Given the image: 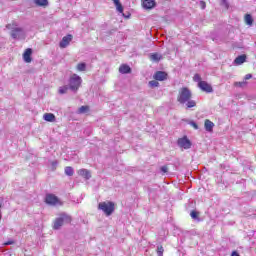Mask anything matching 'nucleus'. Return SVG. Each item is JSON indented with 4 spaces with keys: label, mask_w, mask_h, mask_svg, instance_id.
I'll return each instance as SVG.
<instances>
[{
    "label": "nucleus",
    "mask_w": 256,
    "mask_h": 256,
    "mask_svg": "<svg viewBox=\"0 0 256 256\" xmlns=\"http://www.w3.org/2000/svg\"><path fill=\"white\" fill-rule=\"evenodd\" d=\"M85 69H87V64L86 63H79L78 65H77V70L78 71H85Z\"/></svg>",
    "instance_id": "25"
},
{
    "label": "nucleus",
    "mask_w": 256,
    "mask_h": 256,
    "mask_svg": "<svg viewBox=\"0 0 256 256\" xmlns=\"http://www.w3.org/2000/svg\"><path fill=\"white\" fill-rule=\"evenodd\" d=\"M34 3L37 7H47L49 5L48 0H34Z\"/></svg>",
    "instance_id": "18"
},
{
    "label": "nucleus",
    "mask_w": 256,
    "mask_h": 256,
    "mask_svg": "<svg viewBox=\"0 0 256 256\" xmlns=\"http://www.w3.org/2000/svg\"><path fill=\"white\" fill-rule=\"evenodd\" d=\"M198 87L205 93H213V87L211 86V84L207 83L206 81H200L198 83Z\"/></svg>",
    "instance_id": "9"
},
{
    "label": "nucleus",
    "mask_w": 256,
    "mask_h": 256,
    "mask_svg": "<svg viewBox=\"0 0 256 256\" xmlns=\"http://www.w3.org/2000/svg\"><path fill=\"white\" fill-rule=\"evenodd\" d=\"M44 121H48L49 123H53L55 121V114L53 113H45L43 115Z\"/></svg>",
    "instance_id": "17"
},
{
    "label": "nucleus",
    "mask_w": 256,
    "mask_h": 256,
    "mask_svg": "<svg viewBox=\"0 0 256 256\" xmlns=\"http://www.w3.org/2000/svg\"><path fill=\"white\" fill-rule=\"evenodd\" d=\"M189 125H191V127H193L194 129H199V125H197L196 123H195V121H190L189 122Z\"/></svg>",
    "instance_id": "32"
},
{
    "label": "nucleus",
    "mask_w": 256,
    "mask_h": 256,
    "mask_svg": "<svg viewBox=\"0 0 256 256\" xmlns=\"http://www.w3.org/2000/svg\"><path fill=\"white\" fill-rule=\"evenodd\" d=\"M245 61H247V56L245 54L240 55L235 58L234 65H243V63H245Z\"/></svg>",
    "instance_id": "16"
},
{
    "label": "nucleus",
    "mask_w": 256,
    "mask_h": 256,
    "mask_svg": "<svg viewBox=\"0 0 256 256\" xmlns=\"http://www.w3.org/2000/svg\"><path fill=\"white\" fill-rule=\"evenodd\" d=\"M231 256H241V255H239V253H237V251H233Z\"/></svg>",
    "instance_id": "38"
},
{
    "label": "nucleus",
    "mask_w": 256,
    "mask_h": 256,
    "mask_svg": "<svg viewBox=\"0 0 256 256\" xmlns=\"http://www.w3.org/2000/svg\"><path fill=\"white\" fill-rule=\"evenodd\" d=\"M69 89H71V88L69 87V85L61 86V87L59 88V90H58V93H59L60 95H65V93H67V92L69 91Z\"/></svg>",
    "instance_id": "22"
},
{
    "label": "nucleus",
    "mask_w": 256,
    "mask_h": 256,
    "mask_svg": "<svg viewBox=\"0 0 256 256\" xmlns=\"http://www.w3.org/2000/svg\"><path fill=\"white\" fill-rule=\"evenodd\" d=\"M150 59L151 61H155L156 63H159V61H161L162 56L158 53H153L150 55Z\"/></svg>",
    "instance_id": "21"
},
{
    "label": "nucleus",
    "mask_w": 256,
    "mask_h": 256,
    "mask_svg": "<svg viewBox=\"0 0 256 256\" xmlns=\"http://www.w3.org/2000/svg\"><path fill=\"white\" fill-rule=\"evenodd\" d=\"M165 250L163 249V246H157V254L158 256H163V252Z\"/></svg>",
    "instance_id": "29"
},
{
    "label": "nucleus",
    "mask_w": 256,
    "mask_h": 256,
    "mask_svg": "<svg viewBox=\"0 0 256 256\" xmlns=\"http://www.w3.org/2000/svg\"><path fill=\"white\" fill-rule=\"evenodd\" d=\"M221 5L226 7V9H229V3H227L226 0H222Z\"/></svg>",
    "instance_id": "33"
},
{
    "label": "nucleus",
    "mask_w": 256,
    "mask_h": 256,
    "mask_svg": "<svg viewBox=\"0 0 256 256\" xmlns=\"http://www.w3.org/2000/svg\"><path fill=\"white\" fill-rule=\"evenodd\" d=\"M245 23L246 25H253V17L251 16V14L245 15Z\"/></svg>",
    "instance_id": "24"
},
{
    "label": "nucleus",
    "mask_w": 256,
    "mask_h": 256,
    "mask_svg": "<svg viewBox=\"0 0 256 256\" xmlns=\"http://www.w3.org/2000/svg\"><path fill=\"white\" fill-rule=\"evenodd\" d=\"M148 85H149V87H152V89L155 88V87H159V83H158L157 80H152V81H150V82L148 83Z\"/></svg>",
    "instance_id": "27"
},
{
    "label": "nucleus",
    "mask_w": 256,
    "mask_h": 256,
    "mask_svg": "<svg viewBox=\"0 0 256 256\" xmlns=\"http://www.w3.org/2000/svg\"><path fill=\"white\" fill-rule=\"evenodd\" d=\"M73 41V35L68 34L62 38V40L59 43L60 49H65L68 47V45Z\"/></svg>",
    "instance_id": "7"
},
{
    "label": "nucleus",
    "mask_w": 256,
    "mask_h": 256,
    "mask_svg": "<svg viewBox=\"0 0 256 256\" xmlns=\"http://www.w3.org/2000/svg\"><path fill=\"white\" fill-rule=\"evenodd\" d=\"M190 216L192 217V219L194 221H198V222L201 221V218H199V212H197L195 210L190 212Z\"/></svg>",
    "instance_id": "23"
},
{
    "label": "nucleus",
    "mask_w": 256,
    "mask_h": 256,
    "mask_svg": "<svg viewBox=\"0 0 256 256\" xmlns=\"http://www.w3.org/2000/svg\"><path fill=\"white\" fill-rule=\"evenodd\" d=\"M78 175H80L81 177H84V179H91V172L87 169H80L78 170Z\"/></svg>",
    "instance_id": "15"
},
{
    "label": "nucleus",
    "mask_w": 256,
    "mask_h": 256,
    "mask_svg": "<svg viewBox=\"0 0 256 256\" xmlns=\"http://www.w3.org/2000/svg\"><path fill=\"white\" fill-rule=\"evenodd\" d=\"M204 127H205V130L208 132V133H213V127H215V123H213L211 120L209 119H206L205 122H204Z\"/></svg>",
    "instance_id": "12"
},
{
    "label": "nucleus",
    "mask_w": 256,
    "mask_h": 256,
    "mask_svg": "<svg viewBox=\"0 0 256 256\" xmlns=\"http://www.w3.org/2000/svg\"><path fill=\"white\" fill-rule=\"evenodd\" d=\"M45 202L47 205H63V202H61V200H59L55 194H47L45 197Z\"/></svg>",
    "instance_id": "6"
},
{
    "label": "nucleus",
    "mask_w": 256,
    "mask_h": 256,
    "mask_svg": "<svg viewBox=\"0 0 256 256\" xmlns=\"http://www.w3.org/2000/svg\"><path fill=\"white\" fill-rule=\"evenodd\" d=\"M6 29L10 31V37H12V39H17L19 41L27 37V32H25V28L19 27V25L15 22L7 24Z\"/></svg>",
    "instance_id": "2"
},
{
    "label": "nucleus",
    "mask_w": 256,
    "mask_h": 256,
    "mask_svg": "<svg viewBox=\"0 0 256 256\" xmlns=\"http://www.w3.org/2000/svg\"><path fill=\"white\" fill-rule=\"evenodd\" d=\"M87 111H89V106H81L78 109V113H80V114L87 113Z\"/></svg>",
    "instance_id": "26"
},
{
    "label": "nucleus",
    "mask_w": 256,
    "mask_h": 256,
    "mask_svg": "<svg viewBox=\"0 0 256 256\" xmlns=\"http://www.w3.org/2000/svg\"><path fill=\"white\" fill-rule=\"evenodd\" d=\"M178 145L182 149H191V140L184 136L183 138L178 139Z\"/></svg>",
    "instance_id": "8"
},
{
    "label": "nucleus",
    "mask_w": 256,
    "mask_h": 256,
    "mask_svg": "<svg viewBox=\"0 0 256 256\" xmlns=\"http://www.w3.org/2000/svg\"><path fill=\"white\" fill-rule=\"evenodd\" d=\"M142 6L144 9H153L155 7V0H142Z\"/></svg>",
    "instance_id": "13"
},
{
    "label": "nucleus",
    "mask_w": 256,
    "mask_h": 256,
    "mask_svg": "<svg viewBox=\"0 0 256 256\" xmlns=\"http://www.w3.org/2000/svg\"><path fill=\"white\" fill-rule=\"evenodd\" d=\"M113 3L115 5L118 13H123V4H121V2L119 0H113Z\"/></svg>",
    "instance_id": "20"
},
{
    "label": "nucleus",
    "mask_w": 256,
    "mask_h": 256,
    "mask_svg": "<svg viewBox=\"0 0 256 256\" xmlns=\"http://www.w3.org/2000/svg\"><path fill=\"white\" fill-rule=\"evenodd\" d=\"M177 102L180 105L186 106V109L197 107V102L193 100V93L187 87H182L178 91Z\"/></svg>",
    "instance_id": "1"
},
{
    "label": "nucleus",
    "mask_w": 256,
    "mask_h": 256,
    "mask_svg": "<svg viewBox=\"0 0 256 256\" xmlns=\"http://www.w3.org/2000/svg\"><path fill=\"white\" fill-rule=\"evenodd\" d=\"M33 54V49L31 48H27L23 54V60L25 61V63H31L32 59H31V55Z\"/></svg>",
    "instance_id": "11"
},
{
    "label": "nucleus",
    "mask_w": 256,
    "mask_h": 256,
    "mask_svg": "<svg viewBox=\"0 0 256 256\" xmlns=\"http://www.w3.org/2000/svg\"><path fill=\"white\" fill-rule=\"evenodd\" d=\"M252 78H253L252 74H246L244 77L245 81H249V79H252Z\"/></svg>",
    "instance_id": "34"
},
{
    "label": "nucleus",
    "mask_w": 256,
    "mask_h": 256,
    "mask_svg": "<svg viewBox=\"0 0 256 256\" xmlns=\"http://www.w3.org/2000/svg\"><path fill=\"white\" fill-rule=\"evenodd\" d=\"M64 173H65V175H67L68 177H73V175H74V173H75V170L73 169V167L67 166V167H65V169H64Z\"/></svg>",
    "instance_id": "19"
},
{
    "label": "nucleus",
    "mask_w": 256,
    "mask_h": 256,
    "mask_svg": "<svg viewBox=\"0 0 256 256\" xmlns=\"http://www.w3.org/2000/svg\"><path fill=\"white\" fill-rule=\"evenodd\" d=\"M235 87H247V81L235 82Z\"/></svg>",
    "instance_id": "28"
},
{
    "label": "nucleus",
    "mask_w": 256,
    "mask_h": 256,
    "mask_svg": "<svg viewBox=\"0 0 256 256\" xmlns=\"http://www.w3.org/2000/svg\"><path fill=\"white\" fill-rule=\"evenodd\" d=\"M83 80L80 78L79 75L73 74L69 79V87L70 91L77 92L79 90V87H81V83Z\"/></svg>",
    "instance_id": "3"
},
{
    "label": "nucleus",
    "mask_w": 256,
    "mask_h": 256,
    "mask_svg": "<svg viewBox=\"0 0 256 256\" xmlns=\"http://www.w3.org/2000/svg\"><path fill=\"white\" fill-rule=\"evenodd\" d=\"M194 81H196L197 83H201V75H199V74H195L194 75Z\"/></svg>",
    "instance_id": "30"
},
{
    "label": "nucleus",
    "mask_w": 256,
    "mask_h": 256,
    "mask_svg": "<svg viewBox=\"0 0 256 256\" xmlns=\"http://www.w3.org/2000/svg\"><path fill=\"white\" fill-rule=\"evenodd\" d=\"M13 243H15L13 240H9L7 242L4 243V245H13Z\"/></svg>",
    "instance_id": "36"
},
{
    "label": "nucleus",
    "mask_w": 256,
    "mask_h": 256,
    "mask_svg": "<svg viewBox=\"0 0 256 256\" xmlns=\"http://www.w3.org/2000/svg\"><path fill=\"white\" fill-rule=\"evenodd\" d=\"M98 209L103 211V213H105V215H107V217H109V215H113V211H115V203H113V202L99 203Z\"/></svg>",
    "instance_id": "5"
},
{
    "label": "nucleus",
    "mask_w": 256,
    "mask_h": 256,
    "mask_svg": "<svg viewBox=\"0 0 256 256\" xmlns=\"http://www.w3.org/2000/svg\"><path fill=\"white\" fill-rule=\"evenodd\" d=\"M161 171H162V173H167V171H168L167 166H162Z\"/></svg>",
    "instance_id": "35"
},
{
    "label": "nucleus",
    "mask_w": 256,
    "mask_h": 256,
    "mask_svg": "<svg viewBox=\"0 0 256 256\" xmlns=\"http://www.w3.org/2000/svg\"><path fill=\"white\" fill-rule=\"evenodd\" d=\"M200 6H201V9H205V7H206L205 2L201 1V2H200Z\"/></svg>",
    "instance_id": "37"
},
{
    "label": "nucleus",
    "mask_w": 256,
    "mask_h": 256,
    "mask_svg": "<svg viewBox=\"0 0 256 256\" xmlns=\"http://www.w3.org/2000/svg\"><path fill=\"white\" fill-rule=\"evenodd\" d=\"M57 165H59V162L57 160H54L51 162L52 169H54V170L57 169Z\"/></svg>",
    "instance_id": "31"
},
{
    "label": "nucleus",
    "mask_w": 256,
    "mask_h": 256,
    "mask_svg": "<svg viewBox=\"0 0 256 256\" xmlns=\"http://www.w3.org/2000/svg\"><path fill=\"white\" fill-rule=\"evenodd\" d=\"M119 73H121L122 75H127L128 73H131V67H129V65L127 64H122L119 67Z\"/></svg>",
    "instance_id": "14"
},
{
    "label": "nucleus",
    "mask_w": 256,
    "mask_h": 256,
    "mask_svg": "<svg viewBox=\"0 0 256 256\" xmlns=\"http://www.w3.org/2000/svg\"><path fill=\"white\" fill-rule=\"evenodd\" d=\"M64 223H71V216L62 213L56 220L54 221L53 229L59 230L63 227Z\"/></svg>",
    "instance_id": "4"
},
{
    "label": "nucleus",
    "mask_w": 256,
    "mask_h": 256,
    "mask_svg": "<svg viewBox=\"0 0 256 256\" xmlns=\"http://www.w3.org/2000/svg\"><path fill=\"white\" fill-rule=\"evenodd\" d=\"M153 77L156 81H165L167 79V72L157 71Z\"/></svg>",
    "instance_id": "10"
}]
</instances>
